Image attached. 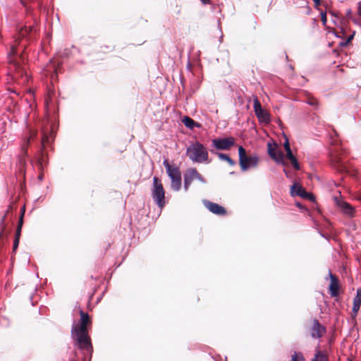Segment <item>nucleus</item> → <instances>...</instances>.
I'll list each match as a JSON object with an SVG mask.
<instances>
[{"instance_id":"1","label":"nucleus","mask_w":361,"mask_h":361,"mask_svg":"<svg viewBox=\"0 0 361 361\" xmlns=\"http://www.w3.org/2000/svg\"><path fill=\"white\" fill-rule=\"evenodd\" d=\"M37 32L32 25L22 27L16 37L13 44L11 47L8 53V62L10 70L13 72V78L19 85H24L29 82L30 78L25 67L26 56L25 49L26 44H20L22 39L27 37L31 39Z\"/></svg>"},{"instance_id":"2","label":"nucleus","mask_w":361,"mask_h":361,"mask_svg":"<svg viewBox=\"0 0 361 361\" xmlns=\"http://www.w3.org/2000/svg\"><path fill=\"white\" fill-rule=\"evenodd\" d=\"M186 155L193 162L208 161L209 154L206 147L198 141L191 142L186 149Z\"/></svg>"},{"instance_id":"3","label":"nucleus","mask_w":361,"mask_h":361,"mask_svg":"<svg viewBox=\"0 0 361 361\" xmlns=\"http://www.w3.org/2000/svg\"><path fill=\"white\" fill-rule=\"evenodd\" d=\"M165 190L161 180L157 176L153 178L152 197L158 207L162 209L166 205Z\"/></svg>"},{"instance_id":"4","label":"nucleus","mask_w":361,"mask_h":361,"mask_svg":"<svg viewBox=\"0 0 361 361\" xmlns=\"http://www.w3.org/2000/svg\"><path fill=\"white\" fill-rule=\"evenodd\" d=\"M168 176L171 180V188L173 190L178 191L181 188V173L177 166H171L167 160L164 161Z\"/></svg>"},{"instance_id":"5","label":"nucleus","mask_w":361,"mask_h":361,"mask_svg":"<svg viewBox=\"0 0 361 361\" xmlns=\"http://www.w3.org/2000/svg\"><path fill=\"white\" fill-rule=\"evenodd\" d=\"M239 164L243 171H246L250 167H257L259 163L257 156H247L246 151L242 146L238 147Z\"/></svg>"},{"instance_id":"6","label":"nucleus","mask_w":361,"mask_h":361,"mask_svg":"<svg viewBox=\"0 0 361 361\" xmlns=\"http://www.w3.org/2000/svg\"><path fill=\"white\" fill-rule=\"evenodd\" d=\"M73 336H75V344L81 350L87 352L92 350L91 339L88 335V331H78L71 330Z\"/></svg>"},{"instance_id":"7","label":"nucleus","mask_w":361,"mask_h":361,"mask_svg":"<svg viewBox=\"0 0 361 361\" xmlns=\"http://www.w3.org/2000/svg\"><path fill=\"white\" fill-rule=\"evenodd\" d=\"M49 135H48L46 130H43L42 137V149L37 159V166L39 170H43L44 166L47 164V154L44 152V149L46 145H49Z\"/></svg>"},{"instance_id":"8","label":"nucleus","mask_w":361,"mask_h":361,"mask_svg":"<svg viewBox=\"0 0 361 361\" xmlns=\"http://www.w3.org/2000/svg\"><path fill=\"white\" fill-rule=\"evenodd\" d=\"M254 110L257 118L261 123H269L270 121L269 114L264 110L257 96L254 97Z\"/></svg>"},{"instance_id":"9","label":"nucleus","mask_w":361,"mask_h":361,"mask_svg":"<svg viewBox=\"0 0 361 361\" xmlns=\"http://www.w3.org/2000/svg\"><path fill=\"white\" fill-rule=\"evenodd\" d=\"M213 146L218 150H229L235 144V139L233 137L217 138L212 140Z\"/></svg>"},{"instance_id":"10","label":"nucleus","mask_w":361,"mask_h":361,"mask_svg":"<svg viewBox=\"0 0 361 361\" xmlns=\"http://www.w3.org/2000/svg\"><path fill=\"white\" fill-rule=\"evenodd\" d=\"M197 179L201 182H204L203 176L195 168L189 169L184 174V188L188 190L192 182Z\"/></svg>"},{"instance_id":"11","label":"nucleus","mask_w":361,"mask_h":361,"mask_svg":"<svg viewBox=\"0 0 361 361\" xmlns=\"http://www.w3.org/2000/svg\"><path fill=\"white\" fill-rule=\"evenodd\" d=\"M290 193L293 197L299 196L312 202L315 201V197L312 193L306 192L300 185L297 184L296 183L291 185Z\"/></svg>"},{"instance_id":"12","label":"nucleus","mask_w":361,"mask_h":361,"mask_svg":"<svg viewBox=\"0 0 361 361\" xmlns=\"http://www.w3.org/2000/svg\"><path fill=\"white\" fill-rule=\"evenodd\" d=\"M278 145L276 142L267 144V152L269 157L277 163L284 164L283 153L281 150H277Z\"/></svg>"},{"instance_id":"13","label":"nucleus","mask_w":361,"mask_h":361,"mask_svg":"<svg viewBox=\"0 0 361 361\" xmlns=\"http://www.w3.org/2000/svg\"><path fill=\"white\" fill-rule=\"evenodd\" d=\"M329 278H330V284L329 286V292L330 295L332 298H336L339 295V290L341 289V283L338 278L332 274V272H329Z\"/></svg>"},{"instance_id":"14","label":"nucleus","mask_w":361,"mask_h":361,"mask_svg":"<svg viewBox=\"0 0 361 361\" xmlns=\"http://www.w3.org/2000/svg\"><path fill=\"white\" fill-rule=\"evenodd\" d=\"M309 332L313 338H319L326 333V328L317 319H314Z\"/></svg>"},{"instance_id":"15","label":"nucleus","mask_w":361,"mask_h":361,"mask_svg":"<svg viewBox=\"0 0 361 361\" xmlns=\"http://www.w3.org/2000/svg\"><path fill=\"white\" fill-rule=\"evenodd\" d=\"M80 321L79 326H73L72 330L83 331H88L87 326L92 324L91 319L89 314L82 310L80 311Z\"/></svg>"},{"instance_id":"16","label":"nucleus","mask_w":361,"mask_h":361,"mask_svg":"<svg viewBox=\"0 0 361 361\" xmlns=\"http://www.w3.org/2000/svg\"><path fill=\"white\" fill-rule=\"evenodd\" d=\"M204 204L209 212L219 216H225L227 213L226 209L217 203L206 200L204 202Z\"/></svg>"},{"instance_id":"17","label":"nucleus","mask_w":361,"mask_h":361,"mask_svg":"<svg viewBox=\"0 0 361 361\" xmlns=\"http://www.w3.org/2000/svg\"><path fill=\"white\" fill-rule=\"evenodd\" d=\"M36 136V132L33 131L30 133V137L26 139L21 145V157L19 159V164L20 166H25L26 161L25 159V157L27 155V149L30 145V141L34 137Z\"/></svg>"},{"instance_id":"18","label":"nucleus","mask_w":361,"mask_h":361,"mask_svg":"<svg viewBox=\"0 0 361 361\" xmlns=\"http://www.w3.org/2000/svg\"><path fill=\"white\" fill-rule=\"evenodd\" d=\"M361 306V288L357 290V293L353 299V317H355Z\"/></svg>"},{"instance_id":"19","label":"nucleus","mask_w":361,"mask_h":361,"mask_svg":"<svg viewBox=\"0 0 361 361\" xmlns=\"http://www.w3.org/2000/svg\"><path fill=\"white\" fill-rule=\"evenodd\" d=\"M331 161L335 167L338 168V170L342 171L344 169V162L342 160V158L336 153L331 152Z\"/></svg>"},{"instance_id":"20","label":"nucleus","mask_w":361,"mask_h":361,"mask_svg":"<svg viewBox=\"0 0 361 361\" xmlns=\"http://www.w3.org/2000/svg\"><path fill=\"white\" fill-rule=\"evenodd\" d=\"M337 205L342 209V211L348 215H353L354 213L353 207L346 202L343 200H336Z\"/></svg>"},{"instance_id":"21","label":"nucleus","mask_w":361,"mask_h":361,"mask_svg":"<svg viewBox=\"0 0 361 361\" xmlns=\"http://www.w3.org/2000/svg\"><path fill=\"white\" fill-rule=\"evenodd\" d=\"M311 361H329V357L326 352L322 351L317 346L315 349V353Z\"/></svg>"},{"instance_id":"22","label":"nucleus","mask_w":361,"mask_h":361,"mask_svg":"<svg viewBox=\"0 0 361 361\" xmlns=\"http://www.w3.org/2000/svg\"><path fill=\"white\" fill-rule=\"evenodd\" d=\"M183 123L187 128H188L190 129H193L195 127H197V128L201 127L200 123L195 122L193 119H192L191 118H190L188 116H185L183 118Z\"/></svg>"},{"instance_id":"23","label":"nucleus","mask_w":361,"mask_h":361,"mask_svg":"<svg viewBox=\"0 0 361 361\" xmlns=\"http://www.w3.org/2000/svg\"><path fill=\"white\" fill-rule=\"evenodd\" d=\"M217 157L222 161H226L230 166H233L235 164V161L233 160L228 154L221 152L216 153Z\"/></svg>"},{"instance_id":"24","label":"nucleus","mask_w":361,"mask_h":361,"mask_svg":"<svg viewBox=\"0 0 361 361\" xmlns=\"http://www.w3.org/2000/svg\"><path fill=\"white\" fill-rule=\"evenodd\" d=\"M291 361H305V360L302 353L294 352L291 355Z\"/></svg>"},{"instance_id":"25","label":"nucleus","mask_w":361,"mask_h":361,"mask_svg":"<svg viewBox=\"0 0 361 361\" xmlns=\"http://www.w3.org/2000/svg\"><path fill=\"white\" fill-rule=\"evenodd\" d=\"M23 223H22V218H19L18 226L16 231L15 238L20 239L21 235V229L23 227Z\"/></svg>"},{"instance_id":"26","label":"nucleus","mask_w":361,"mask_h":361,"mask_svg":"<svg viewBox=\"0 0 361 361\" xmlns=\"http://www.w3.org/2000/svg\"><path fill=\"white\" fill-rule=\"evenodd\" d=\"M293 167L295 169V170H300V164L296 159V157L295 158H293V159H289Z\"/></svg>"},{"instance_id":"27","label":"nucleus","mask_w":361,"mask_h":361,"mask_svg":"<svg viewBox=\"0 0 361 361\" xmlns=\"http://www.w3.org/2000/svg\"><path fill=\"white\" fill-rule=\"evenodd\" d=\"M307 104L311 105V106H318V101L317 99L314 98V97H308L307 98Z\"/></svg>"},{"instance_id":"28","label":"nucleus","mask_w":361,"mask_h":361,"mask_svg":"<svg viewBox=\"0 0 361 361\" xmlns=\"http://www.w3.org/2000/svg\"><path fill=\"white\" fill-rule=\"evenodd\" d=\"M355 35V32L354 31L347 39V40L345 42H341V46H347L348 43L351 42V40L353 39L354 36Z\"/></svg>"},{"instance_id":"29","label":"nucleus","mask_w":361,"mask_h":361,"mask_svg":"<svg viewBox=\"0 0 361 361\" xmlns=\"http://www.w3.org/2000/svg\"><path fill=\"white\" fill-rule=\"evenodd\" d=\"M283 147H284L286 152V151H290L291 149L290 147L288 139L287 137H286V141L283 143Z\"/></svg>"},{"instance_id":"30","label":"nucleus","mask_w":361,"mask_h":361,"mask_svg":"<svg viewBox=\"0 0 361 361\" xmlns=\"http://www.w3.org/2000/svg\"><path fill=\"white\" fill-rule=\"evenodd\" d=\"M321 20H322V24L326 25V21H327L326 13H321Z\"/></svg>"},{"instance_id":"31","label":"nucleus","mask_w":361,"mask_h":361,"mask_svg":"<svg viewBox=\"0 0 361 361\" xmlns=\"http://www.w3.org/2000/svg\"><path fill=\"white\" fill-rule=\"evenodd\" d=\"M286 157L288 159H290L295 158V157L293 155V154L290 149V151H286Z\"/></svg>"},{"instance_id":"32","label":"nucleus","mask_w":361,"mask_h":361,"mask_svg":"<svg viewBox=\"0 0 361 361\" xmlns=\"http://www.w3.org/2000/svg\"><path fill=\"white\" fill-rule=\"evenodd\" d=\"M19 241H20V239H18V238H15L14 239L13 247V251H15L17 249V247H18V246L19 245Z\"/></svg>"},{"instance_id":"33","label":"nucleus","mask_w":361,"mask_h":361,"mask_svg":"<svg viewBox=\"0 0 361 361\" xmlns=\"http://www.w3.org/2000/svg\"><path fill=\"white\" fill-rule=\"evenodd\" d=\"M25 212V207L24 206L21 209L20 216V218H22V223H23V217H24Z\"/></svg>"},{"instance_id":"34","label":"nucleus","mask_w":361,"mask_h":361,"mask_svg":"<svg viewBox=\"0 0 361 361\" xmlns=\"http://www.w3.org/2000/svg\"><path fill=\"white\" fill-rule=\"evenodd\" d=\"M314 3V7L317 8L321 5V0H312Z\"/></svg>"},{"instance_id":"35","label":"nucleus","mask_w":361,"mask_h":361,"mask_svg":"<svg viewBox=\"0 0 361 361\" xmlns=\"http://www.w3.org/2000/svg\"><path fill=\"white\" fill-rule=\"evenodd\" d=\"M8 210L6 212V213H8ZM6 214H5L4 216L1 218V224L2 225L4 224V222L5 219H6Z\"/></svg>"},{"instance_id":"36","label":"nucleus","mask_w":361,"mask_h":361,"mask_svg":"<svg viewBox=\"0 0 361 361\" xmlns=\"http://www.w3.org/2000/svg\"><path fill=\"white\" fill-rule=\"evenodd\" d=\"M42 171H43V170H40V173H39V176H38V178H39L40 180H42V178H43V173H42Z\"/></svg>"},{"instance_id":"37","label":"nucleus","mask_w":361,"mask_h":361,"mask_svg":"<svg viewBox=\"0 0 361 361\" xmlns=\"http://www.w3.org/2000/svg\"><path fill=\"white\" fill-rule=\"evenodd\" d=\"M357 13L361 16V4H359V6L357 8Z\"/></svg>"},{"instance_id":"38","label":"nucleus","mask_w":361,"mask_h":361,"mask_svg":"<svg viewBox=\"0 0 361 361\" xmlns=\"http://www.w3.org/2000/svg\"><path fill=\"white\" fill-rule=\"evenodd\" d=\"M203 4L209 3V0H201Z\"/></svg>"},{"instance_id":"39","label":"nucleus","mask_w":361,"mask_h":361,"mask_svg":"<svg viewBox=\"0 0 361 361\" xmlns=\"http://www.w3.org/2000/svg\"><path fill=\"white\" fill-rule=\"evenodd\" d=\"M297 206H298V207H301V206H300V204L299 203H298V204H297Z\"/></svg>"},{"instance_id":"40","label":"nucleus","mask_w":361,"mask_h":361,"mask_svg":"<svg viewBox=\"0 0 361 361\" xmlns=\"http://www.w3.org/2000/svg\"><path fill=\"white\" fill-rule=\"evenodd\" d=\"M286 173H288V171H286V169L283 170Z\"/></svg>"},{"instance_id":"41","label":"nucleus","mask_w":361,"mask_h":361,"mask_svg":"<svg viewBox=\"0 0 361 361\" xmlns=\"http://www.w3.org/2000/svg\"><path fill=\"white\" fill-rule=\"evenodd\" d=\"M349 361H352L351 360H349Z\"/></svg>"}]
</instances>
